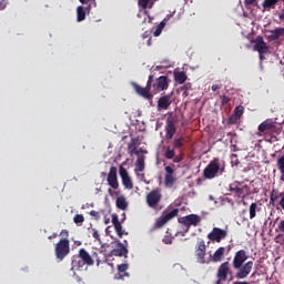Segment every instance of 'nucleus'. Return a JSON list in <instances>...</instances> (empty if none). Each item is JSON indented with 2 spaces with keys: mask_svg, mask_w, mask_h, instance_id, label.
Wrapping results in <instances>:
<instances>
[{
  "mask_svg": "<svg viewBox=\"0 0 284 284\" xmlns=\"http://www.w3.org/2000/svg\"><path fill=\"white\" fill-rule=\"evenodd\" d=\"M247 258H250V256H247V252H245V250L235 252L232 262V267L235 270V276L232 272V267L230 266V262H224L217 267V280L213 284H224L227 278L230 282L234 281V278H237V281H245L254 267V262H246Z\"/></svg>",
  "mask_w": 284,
  "mask_h": 284,
  "instance_id": "f257e3e1",
  "label": "nucleus"
},
{
  "mask_svg": "<svg viewBox=\"0 0 284 284\" xmlns=\"http://www.w3.org/2000/svg\"><path fill=\"white\" fill-rule=\"evenodd\" d=\"M94 258H97V265H101V260L97 252L90 255L85 248H80L79 253L71 257V270H81L84 265L92 267L94 265Z\"/></svg>",
  "mask_w": 284,
  "mask_h": 284,
  "instance_id": "f03ea898",
  "label": "nucleus"
},
{
  "mask_svg": "<svg viewBox=\"0 0 284 284\" xmlns=\"http://www.w3.org/2000/svg\"><path fill=\"white\" fill-rule=\"evenodd\" d=\"M54 254L58 261H63L70 254V240L68 237L61 239L55 244Z\"/></svg>",
  "mask_w": 284,
  "mask_h": 284,
  "instance_id": "7ed1b4c3",
  "label": "nucleus"
},
{
  "mask_svg": "<svg viewBox=\"0 0 284 284\" xmlns=\"http://www.w3.org/2000/svg\"><path fill=\"white\" fill-rule=\"evenodd\" d=\"M207 239L212 243H221V241H225V239H227V229L213 227L207 234Z\"/></svg>",
  "mask_w": 284,
  "mask_h": 284,
  "instance_id": "20e7f679",
  "label": "nucleus"
},
{
  "mask_svg": "<svg viewBox=\"0 0 284 284\" xmlns=\"http://www.w3.org/2000/svg\"><path fill=\"white\" fill-rule=\"evenodd\" d=\"M243 185L242 182L235 181L232 184H230V192H234V196H237V199H245L247 194H250V186Z\"/></svg>",
  "mask_w": 284,
  "mask_h": 284,
  "instance_id": "39448f33",
  "label": "nucleus"
},
{
  "mask_svg": "<svg viewBox=\"0 0 284 284\" xmlns=\"http://www.w3.org/2000/svg\"><path fill=\"white\" fill-rule=\"evenodd\" d=\"M205 252H206L205 241L202 240L197 242V246L195 250L197 263H200L201 265H210V263H212V258L205 260V254H206Z\"/></svg>",
  "mask_w": 284,
  "mask_h": 284,
  "instance_id": "423d86ee",
  "label": "nucleus"
},
{
  "mask_svg": "<svg viewBox=\"0 0 284 284\" xmlns=\"http://www.w3.org/2000/svg\"><path fill=\"white\" fill-rule=\"evenodd\" d=\"M219 170H221V165L219 164V158H215L204 169V179H214L219 174Z\"/></svg>",
  "mask_w": 284,
  "mask_h": 284,
  "instance_id": "0eeeda50",
  "label": "nucleus"
},
{
  "mask_svg": "<svg viewBox=\"0 0 284 284\" xmlns=\"http://www.w3.org/2000/svg\"><path fill=\"white\" fill-rule=\"evenodd\" d=\"M179 223H181L182 225H185V232H190V227H192V225L194 227H196V225H199V223H201V216L196 215V214H190L183 217L179 219Z\"/></svg>",
  "mask_w": 284,
  "mask_h": 284,
  "instance_id": "6e6552de",
  "label": "nucleus"
},
{
  "mask_svg": "<svg viewBox=\"0 0 284 284\" xmlns=\"http://www.w3.org/2000/svg\"><path fill=\"white\" fill-rule=\"evenodd\" d=\"M161 199H163V195L161 194V189H154L146 195V203L149 207L155 209L159 203H161Z\"/></svg>",
  "mask_w": 284,
  "mask_h": 284,
  "instance_id": "1a4fd4ad",
  "label": "nucleus"
},
{
  "mask_svg": "<svg viewBox=\"0 0 284 284\" xmlns=\"http://www.w3.org/2000/svg\"><path fill=\"white\" fill-rule=\"evenodd\" d=\"M174 134H176V124L174 122V118L169 116L166 119L165 136L169 141H172V139H174Z\"/></svg>",
  "mask_w": 284,
  "mask_h": 284,
  "instance_id": "9d476101",
  "label": "nucleus"
},
{
  "mask_svg": "<svg viewBox=\"0 0 284 284\" xmlns=\"http://www.w3.org/2000/svg\"><path fill=\"white\" fill-rule=\"evenodd\" d=\"M120 176L122 179V184L125 187V190H134V184L132 183V179L130 178V174L128 173V170L125 168L120 166Z\"/></svg>",
  "mask_w": 284,
  "mask_h": 284,
  "instance_id": "9b49d317",
  "label": "nucleus"
},
{
  "mask_svg": "<svg viewBox=\"0 0 284 284\" xmlns=\"http://www.w3.org/2000/svg\"><path fill=\"white\" fill-rule=\"evenodd\" d=\"M170 105H172V94H164L159 98L158 100L159 112L163 110H170Z\"/></svg>",
  "mask_w": 284,
  "mask_h": 284,
  "instance_id": "f8f14e48",
  "label": "nucleus"
},
{
  "mask_svg": "<svg viewBox=\"0 0 284 284\" xmlns=\"http://www.w3.org/2000/svg\"><path fill=\"white\" fill-rule=\"evenodd\" d=\"M110 187L119 190V179L116 178V166H111L106 179Z\"/></svg>",
  "mask_w": 284,
  "mask_h": 284,
  "instance_id": "ddd939ff",
  "label": "nucleus"
},
{
  "mask_svg": "<svg viewBox=\"0 0 284 284\" xmlns=\"http://www.w3.org/2000/svg\"><path fill=\"white\" fill-rule=\"evenodd\" d=\"M133 88L136 94L143 97V99H146V101H152L154 99V95H152V93H150V91L145 87L143 88L134 82Z\"/></svg>",
  "mask_w": 284,
  "mask_h": 284,
  "instance_id": "4468645a",
  "label": "nucleus"
},
{
  "mask_svg": "<svg viewBox=\"0 0 284 284\" xmlns=\"http://www.w3.org/2000/svg\"><path fill=\"white\" fill-rule=\"evenodd\" d=\"M255 50L260 55L270 52V48L267 47V43H265V40H263V37H257L255 39Z\"/></svg>",
  "mask_w": 284,
  "mask_h": 284,
  "instance_id": "2eb2a0df",
  "label": "nucleus"
},
{
  "mask_svg": "<svg viewBox=\"0 0 284 284\" xmlns=\"http://www.w3.org/2000/svg\"><path fill=\"white\" fill-rule=\"evenodd\" d=\"M112 256H124L128 258V247L125 244L118 242L116 246L111 251Z\"/></svg>",
  "mask_w": 284,
  "mask_h": 284,
  "instance_id": "dca6fc26",
  "label": "nucleus"
},
{
  "mask_svg": "<svg viewBox=\"0 0 284 284\" xmlns=\"http://www.w3.org/2000/svg\"><path fill=\"white\" fill-rule=\"evenodd\" d=\"M130 268L129 264H120L118 265V274H115L114 278L116 281H123L126 277L130 276V273H128V270Z\"/></svg>",
  "mask_w": 284,
  "mask_h": 284,
  "instance_id": "f3484780",
  "label": "nucleus"
},
{
  "mask_svg": "<svg viewBox=\"0 0 284 284\" xmlns=\"http://www.w3.org/2000/svg\"><path fill=\"white\" fill-rule=\"evenodd\" d=\"M154 88L158 90V92H163V90H168L170 88V82L168 81L166 75H161L156 79V83L154 84Z\"/></svg>",
  "mask_w": 284,
  "mask_h": 284,
  "instance_id": "a211bd4d",
  "label": "nucleus"
},
{
  "mask_svg": "<svg viewBox=\"0 0 284 284\" xmlns=\"http://www.w3.org/2000/svg\"><path fill=\"white\" fill-rule=\"evenodd\" d=\"M165 176H164V184L165 185H174L176 179H174V169L172 166H165Z\"/></svg>",
  "mask_w": 284,
  "mask_h": 284,
  "instance_id": "6ab92c4d",
  "label": "nucleus"
},
{
  "mask_svg": "<svg viewBox=\"0 0 284 284\" xmlns=\"http://www.w3.org/2000/svg\"><path fill=\"white\" fill-rule=\"evenodd\" d=\"M268 32V41H278L281 37H284V28H275L274 30H271Z\"/></svg>",
  "mask_w": 284,
  "mask_h": 284,
  "instance_id": "aec40b11",
  "label": "nucleus"
},
{
  "mask_svg": "<svg viewBox=\"0 0 284 284\" xmlns=\"http://www.w3.org/2000/svg\"><path fill=\"white\" fill-rule=\"evenodd\" d=\"M274 128H276L274 122H272L271 120H266L257 126V130L258 132L267 133V132H272Z\"/></svg>",
  "mask_w": 284,
  "mask_h": 284,
  "instance_id": "412c9836",
  "label": "nucleus"
},
{
  "mask_svg": "<svg viewBox=\"0 0 284 284\" xmlns=\"http://www.w3.org/2000/svg\"><path fill=\"white\" fill-rule=\"evenodd\" d=\"M223 256H225V247L220 246L213 254L211 258V263H221L223 261Z\"/></svg>",
  "mask_w": 284,
  "mask_h": 284,
  "instance_id": "4be33fe9",
  "label": "nucleus"
},
{
  "mask_svg": "<svg viewBox=\"0 0 284 284\" xmlns=\"http://www.w3.org/2000/svg\"><path fill=\"white\" fill-rule=\"evenodd\" d=\"M144 171H145V155H140V156H138V159L135 161L134 172L139 173V172H144Z\"/></svg>",
  "mask_w": 284,
  "mask_h": 284,
  "instance_id": "5701e85b",
  "label": "nucleus"
},
{
  "mask_svg": "<svg viewBox=\"0 0 284 284\" xmlns=\"http://www.w3.org/2000/svg\"><path fill=\"white\" fill-rule=\"evenodd\" d=\"M115 205L118 210H128V200L125 199V195H120L115 200Z\"/></svg>",
  "mask_w": 284,
  "mask_h": 284,
  "instance_id": "b1692460",
  "label": "nucleus"
},
{
  "mask_svg": "<svg viewBox=\"0 0 284 284\" xmlns=\"http://www.w3.org/2000/svg\"><path fill=\"white\" fill-rule=\"evenodd\" d=\"M174 80L180 85H183V83L187 81V74H185L183 71L174 72Z\"/></svg>",
  "mask_w": 284,
  "mask_h": 284,
  "instance_id": "393cba45",
  "label": "nucleus"
},
{
  "mask_svg": "<svg viewBox=\"0 0 284 284\" xmlns=\"http://www.w3.org/2000/svg\"><path fill=\"white\" fill-rule=\"evenodd\" d=\"M281 0H264L262 2V8L264 10H274L276 8V3H278Z\"/></svg>",
  "mask_w": 284,
  "mask_h": 284,
  "instance_id": "a878e982",
  "label": "nucleus"
},
{
  "mask_svg": "<svg viewBox=\"0 0 284 284\" xmlns=\"http://www.w3.org/2000/svg\"><path fill=\"white\" fill-rule=\"evenodd\" d=\"M276 166L281 173L280 181H284V154L277 159Z\"/></svg>",
  "mask_w": 284,
  "mask_h": 284,
  "instance_id": "bb28decb",
  "label": "nucleus"
},
{
  "mask_svg": "<svg viewBox=\"0 0 284 284\" xmlns=\"http://www.w3.org/2000/svg\"><path fill=\"white\" fill-rule=\"evenodd\" d=\"M138 144H139L138 139L131 140V143L129 144V148H128L129 154H136V156H139V151L136 150Z\"/></svg>",
  "mask_w": 284,
  "mask_h": 284,
  "instance_id": "cd10ccee",
  "label": "nucleus"
},
{
  "mask_svg": "<svg viewBox=\"0 0 284 284\" xmlns=\"http://www.w3.org/2000/svg\"><path fill=\"white\" fill-rule=\"evenodd\" d=\"M162 216H164V219L168 221H172V219H174V216H179V209H173L171 212L169 213H164L162 214Z\"/></svg>",
  "mask_w": 284,
  "mask_h": 284,
  "instance_id": "c85d7f7f",
  "label": "nucleus"
},
{
  "mask_svg": "<svg viewBox=\"0 0 284 284\" xmlns=\"http://www.w3.org/2000/svg\"><path fill=\"white\" fill-rule=\"evenodd\" d=\"M77 16H78V21H85V9H83V7H78L77 9Z\"/></svg>",
  "mask_w": 284,
  "mask_h": 284,
  "instance_id": "c756f323",
  "label": "nucleus"
},
{
  "mask_svg": "<svg viewBox=\"0 0 284 284\" xmlns=\"http://www.w3.org/2000/svg\"><path fill=\"white\" fill-rule=\"evenodd\" d=\"M256 210H258V204L253 202L250 205L248 212H250V219H256Z\"/></svg>",
  "mask_w": 284,
  "mask_h": 284,
  "instance_id": "7c9ffc66",
  "label": "nucleus"
},
{
  "mask_svg": "<svg viewBox=\"0 0 284 284\" xmlns=\"http://www.w3.org/2000/svg\"><path fill=\"white\" fill-rule=\"evenodd\" d=\"M139 6L143 10H148V8H152V0H139Z\"/></svg>",
  "mask_w": 284,
  "mask_h": 284,
  "instance_id": "2f4dec72",
  "label": "nucleus"
},
{
  "mask_svg": "<svg viewBox=\"0 0 284 284\" xmlns=\"http://www.w3.org/2000/svg\"><path fill=\"white\" fill-rule=\"evenodd\" d=\"M245 112V108L243 105H239L234 109V115L239 119L243 116V113Z\"/></svg>",
  "mask_w": 284,
  "mask_h": 284,
  "instance_id": "473e14b6",
  "label": "nucleus"
},
{
  "mask_svg": "<svg viewBox=\"0 0 284 284\" xmlns=\"http://www.w3.org/2000/svg\"><path fill=\"white\" fill-rule=\"evenodd\" d=\"M73 222L75 223V225H83V223L85 222V217H83V214H75L73 217Z\"/></svg>",
  "mask_w": 284,
  "mask_h": 284,
  "instance_id": "72a5a7b5",
  "label": "nucleus"
},
{
  "mask_svg": "<svg viewBox=\"0 0 284 284\" xmlns=\"http://www.w3.org/2000/svg\"><path fill=\"white\" fill-rule=\"evenodd\" d=\"M244 6L250 10L251 6H256L258 8V0H244Z\"/></svg>",
  "mask_w": 284,
  "mask_h": 284,
  "instance_id": "f704fd0d",
  "label": "nucleus"
},
{
  "mask_svg": "<svg viewBox=\"0 0 284 284\" xmlns=\"http://www.w3.org/2000/svg\"><path fill=\"white\" fill-rule=\"evenodd\" d=\"M165 223H168V220L165 219L164 215L160 216L158 220H156V227H163V225H165Z\"/></svg>",
  "mask_w": 284,
  "mask_h": 284,
  "instance_id": "c9c22d12",
  "label": "nucleus"
},
{
  "mask_svg": "<svg viewBox=\"0 0 284 284\" xmlns=\"http://www.w3.org/2000/svg\"><path fill=\"white\" fill-rule=\"evenodd\" d=\"M239 118L233 113L232 115H230V118L227 119V123L229 125H236V123H239Z\"/></svg>",
  "mask_w": 284,
  "mask_h": 284,
  "instance_id": "e433bc0d",
  "label": "nucleus"
},
{
  "mask_svg": "<svg viewBox=\"0 0 284 284\" xmlns=\"http://www.w3.org/2000/svg\"><path fill=\"white\" fill-rule=\"evenodd\" d=\"M114 226V230L118 234V236L121 239L123 236V225L120 224H115L113 225Z\"/></svg>",
  "mask_w": 284,
  "mask_h": 284,
  "instance_id": "4c0bfd02",
  "label": "nucleus"
},
{
  "mask_svg": "<svg viewBox=\"0 0 284 284\" xmlns=\"http://www.w3.org/2000/svg\"><path fill=\"white\" fill-rule=\"evenodd\" d=\"M176 152H174V150L170 149V148H166V151H165V159H173L175 156Z\"/></svg>",
  "mask_w": 284,
  "mask_h": 284,
  "instance_id": "58836bf2",
  "label": "nucleus"
},
{
  "mask_svg": "<svg viewBox=\"0 0 284 284\" xmlns=\"http://www.w3.org/2000/svg\"><path fill=\"white\" fill-rule=\"evenodd\" d=\"M278 196H281V194H278V192L276 190H273L271 193L272 203H274L275 201H278Z\"/></svg>",
  "mask_w": 284,
  "mask_h": 284,
  "instance_id": "ea45409f",
  "label": "nucleus"
},
{
  "mask_svg": "<svg viewBox=\"0 0 284 284\" xmlns=\"http://www.w3.org/2000/svg\"><path fill=\"white\" fill-rule=\"evenodd\" d=\"M162 241L165 245H172V242L174 241V237H172L170 235H165Z\"/></svg>",
  "mask_w": 284,
  "mask_h": 284,
  "instance_id": "a19ab883",
  "label": "nucleus"
},
{
  "mask_svg": "<svg viewBox=\"0 0 284 284\" xmlns=\"http://www.w3.org/2000/svg\"><path fill=\"white\" fill-rule=\"evenodd\" d=\"M154 81V75H150L146 82L145 89L150 92L152 90V82Z\"/></svg>",
  "mask_w": 284,
  "mask_h": 284,
  "instance_id": "79ce46f5",
  "label": "nucleus"
},
{
  "mask_svg": "<svg viewBox=\"0 0 284 284\" xmlns=\"http://www.w3.org/2000/svg\"><path fill=\"white\" fill-rule=\"evenodd\" d=\"M174 148L175 149H180V148H183V138H179L174 141Z\"/></svg>",
  "mask_w": 284,
  "mask_h": 284,
  "instance_id": "37998d69",
  "label": "nucleus"
},
{
  "mask_svg": "<svg viewBox=\"0 0 284 284\" xmlns=\"http://www.w3.org/2000/svg\"><path fill=\"white\" fill-rule=\"evenodd\" d=\"M277 17L280 19V21H284V3L280 10V12L277 13Z\"/></svg>",
  "mask_w": 284,
  "mask_h": 284,
  "instance_id": "c03bdc74",
  "label": "nucleus"
},
{
  "mask_svg": "<svg viewBox=\"0 0 284 284\" xmlns=\"http://www.w3.org/2000/svg\"><path fill=\"white\" fill-rule=\"evenodd\" d=\"M90 216H94L95 221H99V219H101V214H99V212L97 211H90Z\"/></svg>",
  "mask_w": 284,
  "mask_h": 284,
  "instance_id": "a18cd8bd",
  "label": "nucleus"
},
{
  "mask_svg": "<svg viewBox=\"0 0 284 284\" xmlns=\"http://www.w3.org/2000/svg\"><path fill=\"white\" fill-rule=\"evenodd\" d=\"M168 19H170V16H168L166 18L163 19L162 22H160V24L158 26V28L160 30H163V28H165V23H166Z\"/></svg>",
  "mask_w": 284,
  "mask_h": 284,
  "instance_id": "49530a36",
  "label": "nucleus"
},
{
  "mask_svg": "<svg viewBox=\"0 0 284 284\" xmlns=\"http://www.w3.org/2000/svg\"><path fill=\"white\" fill-rule=\"evenodd\" d=\"M112 223L113 225H119L121 222L119 221V215L113 214L112 215Z\"/></svg>",
  "mask_w": 284,
  "mask_h": 284,
  "instance_id": "de8ad7c7",
  "label": "nucleus"
},
{
  "mask_svg": "<svg viewBox=\"0 0 284 284\" xmlns=\"http://www.w3.org/2000/svg\"><path fill=\"white\" fill-rule=\"evenodd\" d=\"M183 161V156H181V155H174V158H173V163H181Z\"/></svg>",
  "mask_w": 284,
  "mask_h": 284,
  "instance_id": "09e8293b",
  "label": "nucleus"
},
{
  "mask_svg": "<svg viewBox=\"0 0 284 284\" xmlns=\"http://www.w3.org/2000/svg\"><path fill=\"white\" fill-rule=\"evenodd\" d=\"M6 6H8L7 0H0V10H6Z\"/></svg>",
  "mask_w": 284,
  "mask_h": 284,
  "instance_id": "8fccbe9b",
  "label": "nucleus"
},
{
  "mask_svg": "<svg viewBox=\"0 0 284 284\" xmlns=\"http://www.w3.org/2000/svg\"><path fill=\"white\" fill-rule=\"evenodd\" d=\"M92 236H93V239H95V241H101V236L99 235V231L94 230Z\"/></svg>",
  "mask_w": 284,
  "mask_h": 284,
  "instance_id": "3c124183",
  "label": "nucleus"
},
{
  "mask_svg": "<svg viewBox=\"0 0 284 284\" xmlns=\"http://www.w3.org/2000/svg\"><path fill=\"white\" fill-rule=\"evenodd\" d=\"M227 103H230V98H227L226 95L222 97V105H227Z\"/></svg>",
  "mask_w": 284,
  "mask_h": 284,
  "instance_id": "603ef678",
  "label": "nucleus"
},
{
  "mask_svg": "<svg viewBox=\"0 0 284 284\" xmlns=\"http://www.w3.org/2000/svg\"><path fill=\"white\" fill-rule=\"evenodd\" d=\"M161 32H163V30L160 29L159 27H156V29H155L153 36H154V37H161Z\"/></svg>",
  "mask_w": 284,
  "mask_h": 284,
  "instance_id": "864d4df0",
  "label": "nucleus"
},
{
  "mask_svg": "<svg viewBox=\"0 0 284 284\" xmlns=\"http://www.w3.org/2000/svg\"><path fill=\"white\" fill-rule=\"evenodd\" d=\"M280 196L282 197L280 201V205H281L282 210H284V193H280Z\"/></svg>",
  "mask_w": 284,
  "mask_h": 284,
  "instance_id": "5fc2aeb1",
  "label": "nucleus"
},
{
  "mask_svg": "<svg viewBox=\"0 0 284 284\" xmlns=\"http://www.w3.org/2000/svg\"><path fill=\"white\" fill-rule=\"evenodd\" d=\"M211 90H212L213 92H216V90H221V85H219V84H213V85L211 87Z\"/></svg>",
  "mask_w": 284,
  "mask_h": 284,
  "instance_id": "6e6d98bb",
  "label": "nucleus"
},
{
  "mask_svg": "<svg viewBox=\"0 0 284 284\" xmlns=\"http://www.w3.org/2000/svg\"><path fill=\"white\" fill-rule=\"evenodd\" d=\"M278 230L284 233V220L280 222Z\"/></svg>",
  "mask_w": 284,
  "mask_h": 284,
  "instance_id": "4d7b16f0",
  "label": "nucleus"
},
{
  "mask_svg": "<svg viewBox=\"0 0 284 284\" xmlns=\"http://www.w3.org/2000/svg\"><path fill=\"white\" fill-rule=\"evenodd\" d=\"M108 192H109L110 196H114V195L119 194V192L112 191V189H109Z\"/></svg>",
  "mask_w": 284,
  "mask_h": 284,
  "instance_id": "13d9d810",
  "label": "nucleus"
},
{
  "mask_svg": "<svg viewBox=\"0 0 284 284\" xmlns=\"http://www.w3.org/2000/svg\"><path fill=\"white\" fill-rule=\"evenodd\" d=\"M232 284H250L247 281H235Z\"/></svg>",
  "mask_w": 284,
  "mask_h": 284,
  "instance_id": "bf43d9fd",
  "label": "nucleus"
},
{
  "mask_svg": "<svg viewBox=\"0 0 284 284\" xmlns=\"http://www.w3.org/2000/svg\"><path fill=\"white\" fill-rule=\"evenodd\" d=\"M57 236H59L57 233H53L51 235L48 236L49 241H52V239H57Z\"/></svg>",
  "mask_w": 284,
  "mask_h": 284,
  "instance_id": "052dcab7",
  "label": "nucleus"
},
{
  "mask_svg": "<svg viewBox=\"0 0 284 284\" xmlns=\"http://www.w3.org/2000/svg\"><path fill=\"white\" fill-rule=\"evenodd\" d=\"M60 236H68V230H62Z\"/></svg>",
  "mask_w": 284,
  "mask_h": 284,
  "instance_id": "680f3d73",
  "label": "nucleus"
},
{
  "mask_svg": "<svg viewBox=\"0 0 284 284\" xmlns=\"http://www.w3.org/2000/svg\"><path fill=\"white\" fill-rule=\"evenodd\" d=\"M138 152H139V154H148V151L146 150H143V149H140V150H138Z\"/></svg>",
  "mask_w": 284,
  "mask_h": 284,
  "instance_id": "e2e57ef3",
  "label": "nucleus"
},
{
  "mask_svg": "<svg viewBox=\"0 0 284 284\" xmlns=\"http://www.w3.org/2000/svg\"><path fill=\"white\" fill-rule=\"evenodd\" d=\"M110 223V219L104 217V224L108 225Z\"/></svg>",
  "mask_w": 284,
  "mask_h": 284,
  "instance_id": "0e129e2a",
  "label": "nucleus"
},
{
  "mask_svg": "<svg viewBox=\"0 0 284 284\" xmlns=\"http://www.w3.org/2000/svg\"><path fill=\"white\" fill-rule=\"evenodd\" d=\"M148 45H152V39L148 40Z\"/></svg>",
  "mask_w": 284,
  "mask_h": 284,
  "instance_id": "69168bd1",
  "label": "nucleus"
},
{
  "mask_svg": "<svg viewBox=\"0 0 284 284\" xmlns=\"http://www.w3.org/2000/svg\"><path fill=\"white\" fill-rule=\"evenodd\" d=\"M281 236H283V235H282V234H278V235L275 237V240L281 239Z\"/></svg>",
  "mask_w": 284,
  "mask_h": 284,
  "instance_id": "338daca9",
  "label": "nucleus"
},
{
  "mask_svg": "<svg viewBox=\"0 0 284 284\" xmlns=\"http://www.w3.org/2000/svg\"><path fill=\"white\" fill-rule=\"evenodd\" d=\"M80 1V3H85V0H79Z\"/></svg>",
  "mask_w": 284,
  "mask_h": 284,
  "instance_id": "774afa93",
  "label": "nucleus"
}]
</instances>
